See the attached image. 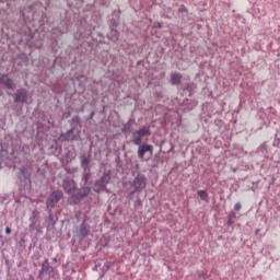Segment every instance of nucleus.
I'll return each instance as SVG.
<instances>
[{"label": "nucleus", "mask_w": 280, "mask_h": 280, "mask_svg": "<svg viewBox=\"0 0 280 280\" xmlns=\"http://www.w3.org/2000/svg\"><path fill=\"white\" fill-rule=\"evenodd\" d=\"M62 188L74 206L81 203L83 196L86 195V190H79L74 179H63Z\"/></svg>", "instance_id": "1"}, {"label": "nucleus", "mask_w": 280, "mask_h": 280, "mask_svg": "<svg viewBox=\"0 0 280 280\" xmlns=\"http://www.w3.org/2000/svg\"><path fill=\"white\" fill-rule=\"evenodd\" d=\"M30 225L28 230L30 232H35L36 235L42 234V217L40 212L38 210H33L31 217L28 218Z\"/></svg>", "instance_id": "2"}, {"label": "nucleus", "mask_w": 280, "mask_h": 280, "mask_svg": "<svg viewBox=\"0 0 280 280\" xmlns=\"http://www.w3.org/2000/svg\"><path fill=\"white\" fill-rule=\"evenodd\" d=\"M148 186V179L145 175H137L135 179L131 182V187L133 190L130 192V197H133L136 192L141 194L143 190H145Z\"/></svg>", "instance_id": "3"}, {"label": "nucleus", "mask_w": 280, "mask_h": 280, "mask_svg": "<svg viewBox=\"0 0 280 280\" xmlns=\"http://www.w3.org/2000/svg\"><path fill=\"white\" fill-rule=\"evenodd\" d=\"M110 182V175L103 173L98 179H96L92 186V190L96 194L106 192L107 186Z\"/></svg>", "instance_id": "4"}, {"label": "nucleus", "mask_w": 280, "mask_h": 280, "mask_svg": "<svg viewBox=\"0 0 280 280\" xmlns=\"http://www.w3.org/2000/svg\"><path fill=\"white\" fill-rule=\"evenodd\" d=\"M147 135H151V126H142V129H137V131H132V143L135 145H142V139L143 137H147Z\"/></svg>", "instance_id": "5"}, {"label": "nucleus", "mask_w": 280, "mask_h": 280, "mask_svg": "<svg viewBox=\"0 0 280 280\" xmlns=\"http://www.w3.org/2000/svg\"><path fill=\"white\" fill-rule=\"evenodd\" d=\"M91 177H92L91 171H83L82 177H81V188H79V190H85V195H83V197L81 198V201H83V199L89 197V195H91L92 192V188L91 186H89Z\"/></svg>", "instance_id": "6"}, {"label": "nucleus", "mask_w": 280, "mask_h": 280, "mask_svg": "<svg viewBox=\"0 0 280 280\" xmlns=\"http://www.w3.org/2000/svg\"><path fill=\"white\" fill-rule=\"evenodd\" d=\"M65 195L62 190H54L50 192L48 199L46 200V208H56V206L63 199Z\"/></svg>", "instance_id": "7"}, {"label": "nucleus", "mask_w": 280, "mask_h": 280, "mask_svg": "<svg viewBox=\"0 0 280 280\" xmlns=\"http://www.w3.org/2000/svg\"><path fill=\"white\" fill-rule=\"evenodd\" d=\"M81 137V131H78L75 133V126H73V122L71 124V129H68L66 133H60L59 141H78Z\"/></svg>", "instance_id": "8"}, {"label": "nucleus", "mask_w": 280, "mask_h": 280, "mask_svg": "<svg viewBox=\"0 0 280 280\" xmlns=\"http://www.w3.org/2000/svg\"><path fill=\"white\" fill-rule=\"evenodd\" d=\"M54 271H55V267H51L48 258H46L44 260V262L42 264V268L38 273V279L44 280L45 276H51V273H54Z\"/></svg>", "instance_id": "9"}, {"label": "nucleus", "mask_w": 280, "mask_h": 280, "mask_svg": "<svg viewBox=\"0 0 280 280\" xmlns=\"http://www.w3.org/2000/svg\"><path fill=\"white\" fill-rule=\"evenodd\" d=\"M0 86L3 89L14 90L16 84L12 78H10L9 73H0Z\"/></svg>", "instance_id": "10"}, {"label": "nucleus", "mask_w": 280, "mask_h": 280, "mask_svg": "<svg viewBox=\"0 0 280 280\" xmlns=\"http://www.w3.org/2000/svg\"><path fill=\"white\" fill-rule=\"evenodd\" d=\"M27 97H28V91L27 89H18L14 93V102H16V104H24L27 102Z\"/></svg>", "instance_id": "11"}, {"label": "nucleus", "mask_w": 280, "mask_h": 280, "mask_svg": "<svg viewBox=\"0 0 280 280\" xmlns=\"http://www.w3.org/2000/svg\"><path fill=\"white\" fill-rule=\"evenodd\" d=\"M147 152H149V154H153L154 147H153V144H145V142H143V140H142L141 145L138 149V159H144Z\"/></svg>", "instance_id": "12"}, {"label": "nucleus", "mask_w": 280, "mask_h": 280, "mask_svg": "<svg viewBox=\"0 0 280 280\" xmlns=\"http://www.w3.org/2000/svg\"><path fill=\"white\" fill-rule=\"evenodd\" d=\"M18 177L20 182H22L26 186H28L32 183L31 173H28L27 166H21Z\"/></svg>", "instance_id": "13"}, {"label": "nucleus", "mask_w": 280, "mask_h": 280, "mask_svg": "<svg viewBox=\"0 0 280 280\" xmlns=\"http://www.w3.org/2000/svg\"><path fill=\"white\" fill-rule=\"evenodd\" d=\"M90 232H91V225L86 223V221H83V223H81L79 228V238L83 241L89 236Z\"/></svg>", "instance_id": "14"}, {"label": "nucleus", "mask_w": 280, "mask_h": 280, "mask_svg": "<svg viewBox=\"0 0 280 280\" xmlns=\"http://www.w3.org/2000/svg\"><path fill=\"white\" fill-rule=\"evenodd\" d=\"M92 161L91 155H86V153H83V155L80 156V162H81V167L83 172H89L90 168V163Z\"/></svg>", "instance_id": "15"}, {"label": "nucleus", "mask_w": 280, "mask_h": 280, "mask_svg": "<svg viewBox=\"0 0 280 280\" xmlns=\"http://www.w3.org/2000/svg\"><path fill=\"white\" fill-rule=\"evenodd\" d=\"M52 210V208H47L48 217L46 219V223L48 228H55L56 223L58 222V217H55Z\"/></svg>", "instance_id": "16"}, {"label": "nucleus", "mask_w": 280, "mask_h": 280, "mask_svg": "<svg viewBox=\"0 0 280 280\" xmlns=\"http://www.w3.org/2000/svg\"><path fill=\"white\" fill-rule=\"evenodd\" d=\"M137 124L136 119L133 117H130L126 124H124V132L125 135H133V126Z\"/></svg>", "instance_id": "17"}, {"label": "nucleus", "mask_w": 280, "mask_h": 280, "mask_svg": "<svg viewBox=\"0 0 280 280\" xmlns=\"http://www.w3.org/2000/svg\"><path fill=\"white\" fill-rule=\"evenodd\" d=\"M109 32L107 34V38H109L110 40H113L114 43H116L119 39V32L118 30H115L113 27V24L110 23L109 25Z\"/></svg>", "instance_id": "18"}, {"label": "nucleus", "mask_w": 280, "mask_h": 280, "mask_svg": "<svg viewBox=\"0 0 280 280\" xmlns=\"http://www.w3.org/2000/svg\"><path fill=\"white\" fill-rule=\"evenodd\" d=\"M258 154H261L262 156H266L268 159L269 156V151L266 142H264L258 149H257Z\"/></svg>", "instance_id": "19"}, {"label": "nucleus", "mask_w": 280, "mask_h": 280, "mask_svg": "<svg viewBox=\"0 0 280 280\" xmlns=\"http://www.w3.org/2000/svg\"><path fill=\"white\" fill-rule=\"evenodd\" d=\"M235 220H236V212L232 211V212H229L228 214V228H231L232 225H234L235 223Z\"/></svg>", "instance_id": "20"}, {"label": "nucleus", "mask_w": 280, "mask_h": 280, "mask_svg": "<svg viewBox=\"0 0 280 280\" xmlns=\"http://www.w3.org/2000/svg\"><path fill=\"white\" fill-rule=\"evenodd\" d=\"M184 91H188L190 94L195 93L197 89L196 82H188L185 86H183Z\"/></svg>", "instance_id": "21"}, {"label": "nucleus", "mask_w": 280, "mask_h": 280, "mask_svg": "<svg viewBox=\"0 0 280 280\" xmlns=\"http://www.w3.org/2000/svg\"><path fill=\"white\" fill-rule=\"evenodd\" d=\"M182 78H183V75H180V73H177V72L172 73L171 74L172 84H178L180 82Z\"/></svg>", "instance_id": "22"}, {"label": "nucleus", "mask_w": 280, "mask_h": 280, "mask_svg": "<svg viewBox=\"0 0 280 280\" xmlns=\"http://www.w3.org/2000/svg\"><path fill=\"white\" fill-rule=\"evenodd\" d=\"M277 115V110L273 106H269V108L266 109V116L268 119H273V117Z\"/></svg>", "instance_id": "23"}, {"label": "nucleus", "mask_w": 280, "mask_h": 280, "mask_svg": "<svg viewBox=\"0 0 280 280\" xmlns=\"http://www.w3.org/2000/svg\"><path fill=\"white\" fill-rule=\"evenodd\" d=\"M77 153L75 151H67L66 152V161L67 163H71V161H73V159H75Z\"/></svg>", "instance_id": "24"}, {"label": "nucleus", "mask_w": 280, "mask_h": 280, "mask_svg": "<svg viewBox=\"0 0 280 280\" xmlns=\"http://www.w3.org/2000/svg\"><path fill=\"white\" fill-rule=\"evenodd\" d=\"M198 197L201 201H209V192L207 190H198Z\"/></svg>", "instance_id": "25"}, {"label": "nucleus", "mask_w": 280, "mask_h": 280, "mask_svg": "<svg viewBox=\"0 0 280 280\" xmlns=\"http://www.w3.org/2000/svg\"><path fill=\"white\" fill-rule=\"evenodd\" d=\"M78 124H81V117L79 115H74V117H72V126H74V130Z\"/></svg>", "instance_id": "26"}, {"label": "nucleus", "mask_w": 280, "mask_h": 280, "mask_svg": "<svg viewBox=\"0 0 280 280\" xmlns=\"http://www.w3.org/2000/svg\"><path fill=\"white\" fill-rule=\"evenodd\" d=\"M198 277L200 280H208L209 273L207 271H199Z\"/></svg>", "instance_id": "27"}, {"label": "nucleus", "mask_w": 280, "mask_h": 280, "mask_svg": "<svg viewBox=\"0 0 280 280\" xmlns=\"http://www.w3.org/2000/svg\"><path fill=\"white\" fill-rule=\"evenodd\" d=\"M56 32H59V34H66L68 32V27H65L61 30V27H54L52 33L56 34Z\"/></svg>", "instance_id": "28"}, {"label": "nucleus", "mask_w": 280, "mask_h": 280, "mask_svg": "<svg viewBox=\"0 0 280 280\" xmlns=\"http://www.w3.org/2000/svg\"><path fill=\"white\" fill-rule=\"evenodd\" d=\"M133 206H135V208H142L143 201H141L140 197H137Z\"/></svg>", "instance_id": "29"}, {"label": "nucleus", "mask_w": 280, "mask_h": 280, "mask_svg": "<svg viewBox=\"0 0 280 280\" xmlns=\"http://www.w3.org/2000/svg\"><path fill=\"white\" fill-rule=\"evenodd\" d=\"M59 265H60L59 258H58V256H56L55 258H52L51 267H54V269H55V268L59 267Z\"/></svg>", "instance_id": "30"}, {"label": "nucleus", "mask_w": 280, "mask_h": 280, "mask_svg": "<svg viewBox=\"0 0 280 280\" xmlns=\"http://www.w3.org/2000/svg\"><path fill=\"white\" fill-rule=\"evenodd\" d=\"M110 23H112L114 30H117V27L119 25V21H117L116 19H112Z\"/></svg>", "instance_id": "31"}, {"label": "nucleus", "mask_w": 280, "mask_h": 280, "mask_svg": "<svg viewBox=\"0 0 280 280\" xmlns=\"http://www.w3.org/2000/svg\"><path fill=\"white\" fill-rule=\"evenodd\" d=\"M96 3H101L102 5H109V0H96Z\"/></svg>", "instance_id": "32"}, {"label": "nucleus", "mask_w": 280, "mask_h": 280, "mask_svg": "<svg viewBox=\"0 0 280 280\" xmlns=\"http://www.w3.org/2000/svg\"><path fill=\"white\" fill-rule=\"evenodd\" d=\"M178 12H188V8H187V5H180L179 8H178Z\"/></svg>", "instance_id": "33"}, {"label": "nucleus", "mask_w": 280, "mask_h": 280, "mask_svg": "<svg viewBox=\"0 0 280 280\" xmlns=\"http://www.w3.org/2000/svg\"><path fill=\"white\" fill-rule=\"evenodd\" d=\"M234 210H235L236 212H240V211L242 210V203H235Z\"/></svg>", "instance_id": "34"}, {"label": "nucleus", "mask_w": 280, "mask_h": 280, "mask_svg": "<svg viewBox=\"0 0 280 280\" xmlns=\"http://www.w3.org/2000/svg\"><path fill=\"white\" fill-rule=\"evenodd\" d=\"M35 7H36V3H33V4L30 5V8H28V10H30V12L32 13V15H34Z\"/></svg>", "instance_id": "35"}, {"label": "nucleus", "mask_w": 280, "mask_h": 280, "mask_svg": "<svg viewBox=\"0 0 280 280\" xmlns=\"http://www.w3.org/2000/svg\"><path fill=\"white\" fill-rule=\"evenodd\" d=\"M198 104V102L194 101L191 104H188V108H194V106H196Z\"/></svg>", "instance_id": "36"}, {"label": "nucleus", "mask_w": 280, "mask_h": 280, "mask_svg": "<svg viewBox=\"0 0 280 280\" xmlns=\"http://www.w3.org/2000/svg\"><path fill=\"white\" fill-rule=\"evenodd\" d=\"M153 27L162 28V27H163V24H162V23H156L155 25H153Z\"/></svg>", "instance_id": "37"}, {"label": "nucleus", "mask_w": 280, "mask_h": 280, "mask_svg": "<svg viewBox=\"0 0 280 280\" xmlns=\"http://www.w3.org/2000/svg\"><path fill=\"white\" fill-rule=\"evenodd\" d=\"M12 230L11 228H5V234H11Z\"/></svg>", "instance_id": "38"}, {"label": "nucleus", "mask_w": 280, "mask_h": 280, "mask_svg": "<svg viewBox=\"0 0 280 280\" xmlns=\"http://www.w3.org/2000/svg\"><path fill=\"white\" fill-rule=\"evenodd\" d=\"M279 143H280V140H277V138H276L273 141V145H279Z\"/></svg>", "instance_id": "39"}, {"label": "nucleus", "mask_w": 280, "mask_h": 280, "mask_svg": "<svg viewBox=\"0 0 280 280\" xmlns=\"http://www.w3.org/2000/svg\"><path fill=\"white\" fill-rule=\"evenodd\" d=\"M95 115V110H92V113H90V119H92Z\"/></svg>", "instance_id": "40"}, {"label": "nucleus", "mask_w": 280, "mask_h": 280, "mask_svg": "<svg viewBox=\"0 0 280 280\" xmlns=\"http://www.w3.org/2000/svg\"><path fill=\"white\" fill-rule=\"evenodd\" d=\"M58 86H59V84H55L54 85V91H58Z\"/></svg>", "instance_id": "41"}, {"label": "nucleus", "mask_w": 280, "mask_h": 280, "mask_svg": "<svg viewBox=\"0 0 280 280\" xmlns=\"http://www.w3.org/2000/svg\"><path fill=\"white\" fill-rule=\"evenodd\" d=\"M1 201H2V202L5 201L4 197L1 198Z\"/></svg>", "instance_id": "42"}, {"label": "nucleus", "mask_w": 280, "mask_h": 280, "mask_svg": "<svg viewBox=\"0 0 280 280\" xmlns=\"http://www.w3.org/2000/svg\"><path fill=\"white\" fill-rule=\"evenodd\" d=\"M3 236L0 234V241H2Z\"/></svg>", "instance_id": "43"}, {"label": "nucleus", "mask_w": 280, "mask_h": 280, "mask_svg": "<svg viewBox=\"0 0 280 280\" xmlns=\"http://www.w3.org/2000/svg\"><path fill=\"white\" fill-rule=\"evenodd\" d=\"M23 16H25V12H23Z\"/></svg>", "instance_id": "44"}, {"label": "nucleus", "mask_w": 280, "mask_h": 280, "mask_svg": "<svg viewBox=\"0 0 280 280\" xmlns=\"http://www.w3.org/2000/svg\"><path fill=\"white\" fill-rule=\"evenodd\" d=\"M100 36H103V34L101 33Z\"/></svg>", "instance_id": "45"}, {"label": "nucleus", "mask_w": 280, "mask_h": 280, "mask_svg": "<svg viewBox=\"0 0 280 280\" xmlns=\"http://www.w3.org/2000/svg\"><path fill=\"white\" fill-rule=\"evenodd\" d=\"M15 280V279H14ZM16 280H19V279H16Z\"/></svg>", "instance_id": "46"}]
</instances>
